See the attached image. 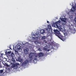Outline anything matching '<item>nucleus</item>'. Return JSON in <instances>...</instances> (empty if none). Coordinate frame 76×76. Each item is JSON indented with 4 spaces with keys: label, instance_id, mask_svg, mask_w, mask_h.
Listing matches in <instances>:
<instances>
[{
    "label": "nucleus",
    "instance_id": "25",
    "mask_svg": "<svg viewBox=\"0 0 76 76\" xmlns=\"http://www.w3.org/2000/svg\"><path fill=\"white\" fill-rule=\"evenodd\" d=\"M8 54H10V52H8Z\"/></svg>",
    "mask_w": 76,
    "mask_h": 76
},
{
    "label": "nucleus",
    "instance_id": "2",
    "mask_svg": "<svg viewBox=\"0 0 76 76\" xmlns=\"http://www.w3.org/2000/svg\"><path fill=\"white\" fill-rule=\"evenodd\" d=\"M54 26H56V28H57L59 29L60 31H61V28L59 26V22L58 21L56 22L54 24Z\"/></svg>",
    "mask_w": 76,
    "mask_h": 76
},
{
    "label": "nucleus",
    "instance_id": "31",
    "mask_svg": "<svg viewBox=\"0 0 76 76\" xmlns=\"http://www.w3.org/2000/svg\"><path fill=\"white\" fill-rule=\"evenodd\" d=\"M64 35H65V33H64Z\"/></svg>",
    "mask_w": 76,
    "mask_h": 76
},
{
    "label": "nucleus",
    "instance_id": "27",
    "mask_svg": "<svg viewBox=\"0 0 76 76\" xmlns=\"http://www.w3.org/2000/svg\"><path fill=\"white\" fill-rule=\"evenodd\" d=\"M38 50L39 51H40V50H41V49H39Z\"/></svg>",
    "mask_w": 76,
    "mask_h": 76
},
{
    "label": "nucleus",
    "instance_id": "6",
    "mask_svg": "<svg viewBox=\"0 0 76 76\" xmlns=\"http://www.w3.org/2000/svg\"><path fill=\"white\" fill-rule=\"evenodd\" d=\"M34 56V53L31 52L29 55V57L30 59L32 60V57H33Z\"/></svg>",
    "mask_w": 76,
    "mask_h": 76
},
{
    "label": "nucleus",
    "instance_id": "33",
    "mask_svg": "<svg viewBox=\"0 0 76 76\" xmlns=\"http://www.w3.org/2000/svg\"><path fill=\"white\" fill-rule=\"evenodd\" d=\"M27 49H28V48H27Z\"/></svg>",
    "mask_w": 76,
    "mask_h": 76
},
{
    "label": "nucleus",
    "instance_id": "21",
    "mask_svg": "<svg viewBox=\"0 0 76 76\" xmlns=\"http://www.w3.org/2000/svg\"><path fill=\"white\" fill-rule=\"evenodd\" d=\"M74 20L75 21V23H76V18H75L74 19Z\"/></svg>",
    "mask_w": 76,
    "mask_h": 76
},
{
    "label": "nucleus",
    "instance_id": "20",
    "mask_svg": "<svg viewBox=\"0 0 76 76\" xmlns=\"http://www.w3.org/2000/svg\"><path fill=\"white\" fill-rule=\"evenodd\" d=\"M39 56L38 55H37V54H36L35 55V57H38Z\"/></svg>",
    "mask_w": 76,
    "mask_h": 76
},
{
    "label": "nucleus",
    "instance_id": "14",
    "mask_svg": "<svg viewBox=\"0 0 76 76\" xmlns=\"http://www.w3.org/2000/svg\"><path fill=\"white\" fill-rule=\"evenodd\" d=\"M11 56L12 58H14V56H15V54L13 53H12L11 54Z\"/></svg>",
    "mask_w": 76,
    "mask_h": 76
},
{
    "label": "nucleus",
    "instance_id": "13",
    "mask_svg": "<svg viewBox=\"0 0 76 76\" xmlns=\"http://www.w3.org/2000/svg\"><path fill=\"white\" fill-rule=\"evenodd\" d=\"M48 37L49 36H51V32H49L47 34Z\"/></svg>",
    "mask_w": 76,
    "mask_h": 76
},
{
    "label": "nucleus",
    "instance_id": "5",
    "mask_svg": "<svg viewBox=\"0 0 76 76\" xmlns=\"http://www.w3.org/2000/svg\"><path fill=\"white\" fill-rule=\"evenodd\" d=\"M58 38L60 39L61 40H62L63 41H64L66 40V38H65V37L61 35H59L58 36Z\"/></svg>",
    "mask_w": 76,
    "mask_h": 76
},
{
    "label": "nucleus",
    "instance_id": "30",
    "mask_svg": "<svg viewBox=\"0 0 76 76\" xmlns=\"http://www.w3.org/2000/svg\"><path fill=\"white\" fill-rule=\"evenodd\" d=\"M1 66V65H0V66Z\"/></svg>",
    "mask_w": 76,
    "mask_h": 76
},
{
    "label": "nucleus",
    "instance_id": "23",
    "mask_svg": "<svg viewBox=\"0 0 76 76\" xmlns=\"http://www.w3.org/2000/svg\"><path fill=\"white\" fill-rule=\"evenodd\" d=\"M47 51H50V49H47Z\"/></svg>",
    "mask_w": 76,
    "mask_h": 76
},
{
    "label": "nucleus",
    "instance_id": "28",
    "mask_svg": "<svg viewBox=\"0 0 76 76\" xmlns=\"http://www.w3.org/2000/svg\"><path fill=\"white\" fill-rule=\"evenodd\" d=\"M10 49L11 50H12V48H11V47H10Z\"/></svg>",
    "mask_w": 76,
    "mask_h": 76
},
{
    "label": "nucleus",
    "instance_id": "8",
    "mask_svg": "<svg viewBox=\"0 0 76 76\" xmlns=\"http://www.w3.org/2000/svg\"><path fill=\"white\" fill-rule=\"evenodd\" d=\"M71 11L72 12H75L76 10V8L75 6H73L72 8H71Z\"/></svg>",
    "mask_w": 76,
    "mask_h": 76
},
{
    "label": "nucleus",
    "instance_id": "24",
    "mask_svg": "<svg viewBox=\"0 0 76 76\" xmlns=\"http://www.w3.org/2000/svg\"><path fill=\"white\" fill-rule=\"evenodd\" d=\"M50 26V28H49L50 29H51V26Z\"/></svg>",
    "mask_w": 76,
    "mask_h": 76
},
{
    "label": "nucleus",
    "instance_id": "17",
    "mask_svg": "<svg viewBox=\"0 0 76 76\" xmlns=\"http://www.w3.org/2000/svg\"><path fill=\"white\" fill-rule=\"evenodd\" d=\"M5 66H7V67H9V65H8L7 64H5Z\"/></svg>",
    "mask_w": 76,
    "mask_h": 76
},
{
    "label": "nucleus",
    "instance_id": "18",
    "mask_svg": "<svg viewBox=\"0 0 76 76\" xmlns=\"http://www.w3.org/2000/svg\"><path fill=\"white\" fill-rule=\"evenodd\" d=\"M43 49L44 50H45V51H47V48H46L45 47H44Z\"/></svg>",
    "mask_w": 76,
    "mask_h": 76
},
{
    "label": "nucleus",
    "instance_id": "1",
    "mask_svg": "<svg viewBox=\"0 0 76 76\" xmlns=\"http://www.w3.org/2000/svg\"><path fill=\"white\" fill-rule=\"evenodd\" d=\"M12 64L11 66V69H17L18 68V66H19L20 64L18 63H16L15 64H13V63H11Z\"/></svg>",
    "mask_w": 76,
    "mask_h": 76
},
{
    "label": "nucleus",
    "instance_id": "4",
    "mask_svg": "<svg viewBox=\"0 0 76 76\" xmlns=\"http://www.w3.org/2000/svg\"><path fill=\"white\" fill-rule=\"evenodd\" d=\"M53 31L56 35H57V37H58V36L60 35V32H59V31H58V30L54 29Z\"/></svg>",
    "mask_w": 76,
    "mask_h": 76
},
{
    "label": "nucleus",
    "instance_id": "11",
    "mask_svg": "<svg viewBox=\"0 0 76 76\" xmlns=\"http://www.w3.org/2000/svg\"><path fill=\"white\" fill-rule=\"evenodd\" d=\"M12 61H13V64H14L16 62V61L15 60V59L13 58H12Z\"/></svg>",
    "mask_w": 76,
    "mask_h": 76
},
{
    "label": "nucleus",
    "instance_id": "29",
    "mask_svg": "<svg viewBox=\"0 0 76 76\" xmlns=\"http://www.w3.org/2000/svg\"><path fill=\"white\" fill-rule=\"evenodd\" d=\"M47 23H49V21H47Z\"/></svg>",
    "mask_w": 76,
    "mask_h": 76
},
{
    "label": "nucleus",
    "instance_id": "7",
    "mask_svg": "<svg viewBox=\"0 0 76 76\" xmlns=\"http://www.w3.org/2000/svg\"><path fill=\"white\" fill-rule=\"evenodd\" d=\"M18 61H19L21 63V62H22L23 60H22V59L21 58H20V57H18Z\"/></svg>",
    "mask_w": 76,
    "mask_h": 76
},
{
    "label": "nucleus",
    "instance_id": "9",
    "mask_svg": "<svg viewBox=\"0 0 76 76\" xmlns=\"http://www.w3.org/2000/svg\"><path fill=\"white\" fill-rule=\"evenodd\" d=\"M24 53L26 54H27L28 53V50H27V49L24 50Z\"/></svg>",
    "mask_w": 76,
    "mask_h": 76
},
{
    "label": "nucleus",
    "instance_id": "12",
    "mask_svg": "<svg viewBox=\"0 0 76 76\" xmlns=\"http://www.w3.org/2000/svg\"><path fill=\"white\" fill-rule=\"evenodd\" d=\"M40 32L42 34H43L45 32V30H42L40 31Z\"/></svg>",
    "mask_w": 76,
    "mask_h": 76
},
{
    "label": "nucleus",
    "instance_id": "32",
    "mask_svg": "<svg viewBox=\"0 0 76 76\" xmlns=\"http://www.w3.org/2000/svg\"><path fill=\"white\" fill-rule=\"evenodd\" d=\"M76 6V4H75Z\"/></svg>",
    "mask_w": 76,
    "mask_h": 76
},
{
    "label": "nucleus",
    "instance_id": "10",
    "mask_svg": "<svg viewBox=\"0 0 76 76\" xmlns=\"http://www.w3.org/2000/svg\"><path fill=\"white\" fill-rule=\"evenodd\" d=\"M38 56L39 57H42L44 56V54H43L42 53H40L38 54Z\"/></svg>",
    "mask_w": 76,
    "mask_h": 76
},
{
    "label": "nucleus",
    "instance_id": "19",
    "mask_svg": "<svg viewBox=\"0 0 76 76\" xmlns=\"http://www.w3.org/2000/svg\"><path fill=\"white\" fill-rule=\"evenodd\" d=\"M3 70H0V73H3Z\"/></svg>",
    "mask_w": 76,
    "mask_h": 76
},
{
    "label": "nucleus",
    "instance_id": "22",
    "mask_svg": "<svg viewBox=\"0 0 76 76\" xmlns=\"http://www.w3.org/2000/svg\"><path fill=\"white\" fill-rule=\"evenodd\" d=\"M35 61H37V58H35L34 59V61H35Z\"/></svg>",
    "mask_w": 76,
    "mask_h": 76
},
{
    "label": "nucleus",
    "instance_id": "26",
    "mask_svg": "<svg viewBox=\"0 0 76 76\" xmlns=\"http://www.w3.org/2000/svg\"><path fill=\"white\" fill-rule=\"evenodd\" d=\"M18 48V50H20V48Z\"/></svg>",
    "mask_w": 76,
    "mask_h": 76
},
{
    "label": "nucleus",
    "instance_id": "16",
    "mask_svg": "<svg viewBox=\"0 0 76 76\" xmlns=\"http://www.w3.org/2000/svg\"><path fill=\"white\" fill-rule=\"evenodd\" d=\"M45 39V37L43 36L42 38V39Z\"/></svg>",
    "mask_w": 76,
    "mask_h": 76
},
{
    "label": "nucleus",
    "instance_id": "15",
    "mask_svg": "<svg viewBox=\"0 0 76 76\" xmlns=\"http://www.w3.org/2000/svg\"><path fill=\"white\" fill-rule=\"evenodd\" d=\"M62 20L63 21V22H66V20L65 18H63Z\"/></svg>",
    "mask_w": 76,
    "mask_h": 76
},
{
    "label": "nucleus",
    "instance_id": "3",
    "mask_svg": "<svg viewBox=\"0 0 76 76\" xmlns=\"http://www.w3.org/2000/svg\"><path fill=\"white\" fill-rule=\"evenodd\" d=\"M29 63V61L28 60H26L21 64L22 66H25L27 64Z\"/></svg>",
    "mask_w": 76,
    "mask_h": 76
}]
</instances>
